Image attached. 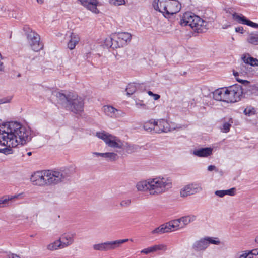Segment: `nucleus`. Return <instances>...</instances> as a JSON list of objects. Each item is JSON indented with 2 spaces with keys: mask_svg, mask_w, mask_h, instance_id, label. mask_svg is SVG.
<instances>
[{
  "mask_svg": "<svg viewBox=\"0 0 258 258\" xmlns=\"http://www.w3.org/2000/svg\"><path fill=\"white\" fill-rule=\"evenodd\" d=\"M31 140L30 131L20 123L11 121L0 126V144L7 147L1 149L5 155L13 154L12 148L23 145Z\"/></svg>",
  "mask_w": 258,
  "mask_h": 258,
  "instance_id": "nucleus-1",
  "label": "nucleus"
},
{
  "mask_svg": "<svg viewBox=\"0 0 258 258\" xmlns=\"http://www.w3.org/2000/svg\"><path fill=\"white\" fill-rule=\"evenodd\" d=\"M136 187L140 191H148L150 195H159L172 187V181L167 177L161 176L150 178L139 182Z\"/></svg>",
  "mask_w": 258,
  "mask_h": 258,
  "instance_id": "nucleus-2",
  "label": "nucleus"
},
{
  "mask_svg": "<svg viewBox=\"0 0 258 258\" xmlns=\"http://www.w3.org/2000/svg\"><path fill=\"white\" fill-rule=\"evenodd\" d=\"M96 136L102 140L108 147L120 149L127 154L137 152L139 148L138 146L122 141L119 138L104 131L97 132Z\"/></svg>",
  "mask_w": 258,
  "mask_h": 258,
  "instance_id": "nucleus-3",
  "label": "nucleus"
},
{
  "mask_svg": "<svg viewBox=\"0 0 258 258\" xmlns=\"http://www.w3.org/2000/svg\"><path fill=\"white\" fill-rule=\"evenodd\" d=\"M53 94L67 110L76 114H79L83 111L84 100L76 93L69 92L64 94L59 92H54Z\"/></svg>",
  "mask_w": 258,
  "mask_h": 258,
  "instance_id": "nucleus-4",
  "label": "nucleus"
},
{
  "mask_svg": "<svg viewBox=\"0 0 258 258\" xmlns=\"http://www.w3.org/2000/svg\"><path fill=\"white\" fill-rule=\"evenodd\" d=\"M181 26H189L198 33L204 32L207 29V22L202 20L200 17L191 12L185 13L180 19Z\"/></svg>",
  "mask_w": 258,
  "mask_h": 258,
  "instance_id": "nucleus-5",
  "label": "nucleus"
},
{
  "mask_svg": "<svg viewBox=\"0 0 258 258\" xmlns=\"http://www.w3.org/2000/svg\"><path fill=\"white\" fill-rule=\"evenodd\" d=\"M108 37L101 44L102 48H120L126 46L131 40L132 35L128 32H118Z\"/></svg>",
  "mask_w": 258,
  "mask_h": 258,
  "instance_id": "nucleus-6",
  "label": "nucleus"
},
{
  "mask_svg": "<svg viewBox=\"0 0 258 258\" xmlns=\"http://www.w3.org/2000/svg\"><path fill=\"white\" fill-rule=\"evenodd\" d=\"M72 174L69 169L60 171L47 170V184H56L64 181Z\"/></svg>",
  "mask_w": 258,
  "mask_h": 258,
  "instance_id": "nucleus-7",
  "label": "nucleus"
},
{
  "mask_svg": "<svg viewBox=\"0 0 258 258\" xmlns=\"http://www.w3.org/2000/svg\"><path fill=\"white\" fill-rule=\"evenodd\" d=\"M133 241L132 239H119L115 241H106L92 245V248L94 250L100 251H107L114 250L119 248L120 245L127 241Z\"/></svg>",
  "mask_w": 258,
  "mask_h": 258,
  "instance_id": "nucleus-8",
  "label": "nucleus"
},
{
  "mask_svg": "<svg viewBox=\"0 0 258 258\" xmlns=\"http://www.w3.org/2000/svg\"><path fill=\"white\" fill-rule=\"evenodd\" d=\"M220 241L217 238L206 237L195 241L192 245V249L196 252L205 251L210 244L219 245Z\"/></svg>",
  "mask_w": 258,
  "mask_h": 258,
  "instance_id": "nucleus-9",
  "label": "nucleus"
},
{
  "mask_svg": "<svg viewBox=\"0 0 258 258\" xmlns=\"http://www.w3.org/2000/svg\"><path fill=\"white\" fill-rule=\"evenodd\" d=\"M226 89V102L234 103L240 100L243 94L241 87L239 85H233Z\"/></svg>",
  "mask_w": 258,
  "mask_h": 258,
  "instance_id": "nucleus-10",
  "label": "nucleus"
},
{
  "mask_svg": "<svg viewBox=\"0 0 258 258\" xmlns=\"http://www.w3.org/2000/svg\"><path fill=\"white\" fill-rule=\"evenodd\" d=\"M23 30L27 36L28 42L31 47H40L43 48L44 45L40 42V36L33 31L28 26H25L23 27Z\"/></svg>",
  "mask_w": 258,
  "mask_h": 258,
  "instance_id": "nucleus-11",
  "label": "nucleus"
},
{
  "mask_svg": "<svg viewBox=\"0 0 258 258\" xmlns=\"http://www.w3.org/2000/svg\"><path fill=\"white\" fill-rule=\"evenodd\" d=\"M203 190L201 184L199 183H192L185 186L180 190V196L186 197L201 192Z\"/></svg>",
  "mask_w": 258,
  "mask_h": 258,
  "instance_id": "nucleus-12",
  "label": "nucleus"
},
{
  "mask_svg": "<svg viewBox=\"0 0 258 258\" xmlns=\"http://www.w3.org/2000/svg\"><path fill=\"white\" fill-rule=\"evenodd\" d=\"M46 176L47 171L37 172L32 175L31 181L35 185H47V177Z\"/></svg>",
  "mask_w": 258,
  "mask_h": 258,
  "instance_id": "nucleus-13",
  "label": "nucleus"
},
{
  "mask_svg": "<svg viewBox=\"0 0 258 258\" xmlns=\"http://www.w3.org/2000/svg\"><path fill=\"white\" fill-rule=\"evenodd\" d=\"M103 110L105 114L112 118H122L125 116V113L121 110H118L111 105H104Z\"/></svg>",
  "mask_w": 258,
  "mask_h": 258,
  "instance_id": "nucleus-14",
  "label": "nucleus"
},
{
  "mask_svg": "<svg viewBox=\"0 0 258 258\" xmlns=\"http://www.w3.org/2000/svg\"><path fill=\"white\" fill-rule=\"evenodd\" d=\"M167 10L164 17L170 18L177 13L181 9V4L177 0H168L167 4Z\"/></svg>",
  "mask_w": 258,
  "mask_h": 258,
  "instance_id": "nucleus-15",
  "label": "nucleus"
},
{
  "mask_svg": "<svg viewBox=\"0 0 258 258\" xmlns=\"http://www.w3.org/2000/svg\"><path fill=\"white\" fill-rule=\"evenodd\" d=\"M232 17L234 20L236 21L239 23L247 25V26L254 28H258V24L247 19L242 14H238L235 12L232 14Z\"/></svg>",
  "mask_w": 258,
  "mask_h": 258,
  "instance_id": "nucleus-16",
  "label": "nucleus"
},
{
  "mask_svg": "<svg viewBox=\"0 0 258 258\" xmlns=\"http://www.w3.org/2000/svg\"><path fill=\"white\" fill-rule=\"evenodd\" d=\"M22 194L14 196L6 195L0 198V208L7 207L12 206V202L15 199H19Z\"/></svg>",
  "mask_w": 258,
  "mask_h": 258,
  "instance_id": "nucleus-17",
  "label": "nucleus"
},
{
  "mask_svg": "<svg viewBox=\"0 0 258 258\" xmlns=\"http://www.w3.org/2000/svg\"><path fill=\"white\" fill-rule=\"evenodd\" d=\"M169 124L164 119L155 120V127L154 128L155 133H161L169 131Z\"/></svg>",
  "mask_w": 258,
  "mask_h": 258,
  "instance_id": "nucleus-18",
  "label": "nucleus"
},
{
  "mask_svg": "<svg viewBox=\"0 0 258 258\" xmlns=\"http://www.w3.org/2000/svg\"><path fill=\"white\" fill-rule=\"evenodd\" d=\"M81 4L93 13L97 14L99 10L97 8L98 2L97 0H79Z\"/></svg>",
  "mask_w": 258,
  "mask_h": 258,
  "instance_id": "nucleus-19",
  "label": "nucleus"
},
{
  "mask_svg": "<svg viewBox=\"0 0 258 258\" xmlns=\"http://www.w3.org/2000/svg\"><path fill=\"white\" fill-rule=\"evenodd\" d=\"M167 1L168 0H154L153 6L155 10L163 13L164 16L166 14L167 8Z\"/></svg>",
  "mask_w": 258,
  "mask_h": 258,
  "instance_id": "nucleus-20",
  "label": "nucleus"
},
{
  "mask_svg": "<svg viewBox=\"0 0 258 258\" xmlns=\"http://www.w3.org/2000/svg\"><path fill=\"white\" fill-rule=\"evenodd\" d=\"M75 235V234L73 233H65L61 235L59 240H60L63 248L67 247L73 243Z\"/></svg>",
  "mask_w": 258,
  "mask_h": 258,
  "instance_id": "nucleus-21",
  "label": "nucleus"
},
{
  "mask_svg": "<svg viewBox=\"0 0 258 258\" xmlns=\"http://www.w3.org/2000/svg\"><path fill=\"white\" fill-rule=\"evenodd\" d=\"M213 98L217 101L226 102V89H218L213 93Z\"/></svg>",
  "mask_w": 258,
  "mask_h": 258,
  "instance_id": "nucleus-22",
  "label": "nucleus"
},
{
  "mask_svg": "<svg viewBox=\"0 0 258 258\" xmlns=\"http://www.w3.org/2000/svg\"><path fill=\"white\" fill-rule=\"evenodd\" d=\"M213 149L210 147L202 148L195 150L193 154L199 157H207L212 154Z\"/></svg>",
  "mask_w": 258,
  "mask_h": 258,
  "instance_id": "nucleus-23",
  "label": "nucleus"
},
{
  "mask_svg": "<svg viewBox=\"0 0 258 258\" xmlns=\"http://www.w3.org/2000/svg\"><path fill=\"white\" fill-rule=\"evenodd\" d=\"M80 38L78 35L72 33L71 39L68 43V48H75L76 44L79 42Z\"/></svg>",
  "mask_w": 258,
  "mask_h": 258,
  "instance_id": "nucleus-24",
  "label": "nucleus"
},
{
  "mask_svg": "<svg viewBox=\"0 0 258 258\" xmlns=\"http://www.w3.org/2000/svg\"><path fill=\"white\" fill-rule=\"evenodd\" d=\"M104 158L108 162H115L119 159V156L115 152H105Z\"/></svg>",
  "mask_w": 258,
  "mask_h": 258,
  "instance_id": "nucleus-25",
  "label": "nucleus"
},
{
  "mask_svg": "<svg viewBox=\"0 0 258 258\" xmlns=\"http://www.w3.org/2000/svg\"><path fill=\"white\" fill-rule=\"evenodd\" d=\"M155 126V120L151 119L144 123L143 127L145 130L149 132L154 133V128Z\"/></svg>",
  "mask_w": 258,
  "mask_h": 258,
  "instance_id": "nucleus-26",
  "label": "nucleus"
},
{
  "mask_svg": "<svg viewBox=\"0 0 258 258\" xmlns=\"http://www.w3.org/2000/svg\"><path fill=\"white\" fill-rule=\"evenodd\" d=\"M242 58L243 61L246 64H248L252 66H258V60L256 58H254L249 55H245Z\"/></svg>",
  "mask_w": 258,
  "mask_h": 258,
  "instance_id": "nucleus-27",
  "label": "nucleus"
},
{
  "mask_svg": "<svg viewBox=\"0 0 258 258\" xmlns=\"http://www.w3.org/2000/svg\"><path fill=\"white\" fill-rule=\"evenodd\" d=\"M58 248H63L60 240L59 239L47 245V249L51 251L56 250Z\"/></svg>",
  "mask_w": 258,
  "mask_h": 258,
  "instance_id": "nucleus-28",
  "label": "nucleus"
},
{
  "mask_svg": "<svg viewBox=\"0 0 258 258\" xmlns=\"http://www.w3.org/2000/svg\"><path fill=\"white\" fill-rule=\"evenodd\" d=\"M180 219L181 223H182L184 225H186L189 223L195 221L196 219V216L195 215H189L182 217L180 218Z\"/></svg>",
  "mask_w": 258,
  "mask_h": 258,
  "instance_id": "nucleus-29",
  "label": "nucleus"
},
{
  "mask_svg": "<svg viewBox=\"0 0 258 258\" xmlns=\"http://www.w3.org/2000/svg\"><path fill=\"white\" fill-rule=\"evenodd\" d=\"M138 87L139 84L134 83L129 84L126 88L127 94L128 95H132L134 93H135Z\"/></svg>",
  "mask_w": 258,
  "mask_h": 258,
  "instance_id": "nucleus-30",
  "label": "nucleus"
},
{
  "mask_svg": "<svg viewBox=\"0 0 258 258\" xmlns=\"http://www.w3.org/2000/svg\"><path fill=\"white\" fill-rule=\"evenodd\" d=\"M168 228L165 226V224H162L158 228H156L154 230H153L151 233L153 234H162L165 233H167V229Z\"/></svg>",
  "mask_w": 258,
  "mask_h": 258,
  "instance_id": "nucleus-31",
  "label": "nucleus"
},
{
  "mask_svg": "<svg viewBox=\"0 0 258 258\" xmlns=\"http://www.w3.org/2000/svg\"><path fill=\"white\" fill-rule=\"evenodd\" d=\"M243 112L245 115L250 116L255 114L256 110L253 106H248L244 109Z\"/></svg>",
  "mask_w": 258,
  "mask_h": 258,
  "instance_id": "nucleus-32",
  "label": "nucleus"
},
{
  "mask_svg": "<svg viewBox=\"0 0 258 258\" xmlns=\"http://www.w3.org/2000/svg\"><path fill=\"white\" fill-rule=\"evenodd\" d=\"M233 74L237 81L243 84L246 86H248L249 84H250V82L246 80H243L239 78L238 72L233 71Z\"/></svg>",
  "mask_w": 258,
  "mask_h": 258,
  "instance_id": "nucleus-33",
  "label": "nucleus"
},
{
  "mask_svg": "<svg viewBox=\"0 0 258 258\" xmlns=\"http://www.w3.org/2000/svg\"><path fill=\"white\" fill-rule=\"evenodd\" d=\"M152 247H153L154 252L159 251V250L165 251L167 249V245L165 244H164L154 245L152 246Z\"/></svg>",
  "mask_w": 258,
  "mask_h": 258,
  "instance_id": "nucleus-34",
  "label": "nucleus"
},
{
  "mask_svg": "<svg viewBox=\"0 0 258 258\" xmlns=\"http://www.w3.org/2000/svg\"><path fill=\"white\" fill-rule=\"evenodd\" d=\"M232 122L231 119L229 120L228 122H224L222 125V127L221 128V131L224 133L228 132L230 130V127L231 126Z\"/></svg>",
  "mask_w": 258,
  "mask_h": 258,
  "instance_id": "nucleus-35",
  "label": "nucleus"
},
{
  "mask_svg": "<svg viewBox=\"0 0 258 258\" xmlns=\"http://www.w3.org/2000/svg\"><path fill=\"white\" fill-rule=\"evenodd\" d=\"M247 41L254 45H258V34L255 35H251L248 38Z\"/></svg>",
  "mask_w": 258,
  "mask_h": 258,
  "instance_id": "nucleus-36",
  "label": "nucleus"
},
{
  "mask_svg": "<svg viewBox=\"0 0 258 258\" xmlns=\"http://www.w3.org/2000/svg\"><path fill=\"white\" fill-rule=\"evenodd\" d=\"M246 253L247 251L238 252L234 255V258H246L247 256Z\"/></svg>",
  "mask_w": 258,
  "mask_h": 258,
  "instance_id": "nucleus-37",
  "label": "nucleus"
},
{
  "mask_svg": "<svg viewBox=\"0 0 258 258\" xmlns=\"http://www.w3.org/2000/svg\"><path fill=\"white\" fill-rule=\"evenodd\" d=\"M165 226L168 228L167 229L168 232H170L173 231L172 228H176L171 221L166 223L165 224Z\"/></svg>",
  "mask_w": 258,
  "mask_h": 258,
  "instance_id": "nucleus-38",
  "label": "nucleus"
},
{
  "mask_svg": "<svg viewBox=\"0 0 258 258\" xmlns=\"http://www.w3.org/2000/svg\"><path fill=\"white\" fill-rule=\"evenodd\" d=\"M110 3L115 6H119L125 3L124 0H110Z\"/></svg>",
  "mask_w": 258,
  "mask_h": 258,
  "instance_id": "nucleus-39",
  "label": "nucleus"
},
{
  "mask_svg": "<svg viewBox=\"0 0 258 258\" xmlns=\"http://www.w3.org/2000/svg\"><path fill=\"white\" fill-rule=\"evenodd\" d=\"M154 250L153 249V247L151 246L147 248L144 249L141 251V253H145V254H149V253L153 252Z\"/></svg>",
  "mask_w": 258,
  "mask_h": 258,
  "instance_id": "nucleus-40",
  "label": "nucleus"
},
{
  "mask_svg": "<svg viewBox=\"0 0 258 258\" xmlns=\"http://www.w3.org/2000/svg\"><path fill=\"white\" fill-rule=\"evenodd\" d=\"M131 204V200H123L120 202V206L124 207H127L129 206V205Z\"/></svg>",
  "mask_w": 258,
  "mask_h": 258,
  "instance_id": "nucleus-41",
  "label": "nucleus"
},
{
  "mask_svg": "<svg viewBox=\"0 0 258 258\" xmlns=\"http://www.w3.org/2000/svg\"><path fill=\"white\" fill-rule=\"evenodd\" d=\"M215 194L219 197L222 198L225 196V190H216Z\"/></svg>",
  "mask_w": 258,
  "mask_h": 258,
  "instance_id": "nucleus-42",
  "label": "nucleus"
},
{
  "mask_svg": "<svg viewBox=\"0 0 258 258\" xmlns=\"http://www.w3.org/2000/svg\"><path fill=\"white\" fill-rule=\"evenodd\" d=\"M225 195L234 196L235 195V188H232L228 190H225Z\"/></svg>",
  "mask_w": 258,
  "mask_h": 258,
  "instance_id": "nucleus-43",
  "label": "nucleus"
},
{
  "mask_svg": "<svg viewBox=\"0 0 258 258\" xmlns=\"http://www.w3.org/2000/svg\"><path fill=\"white\" fill-rule=\"evenodd\" d=\"M171 221L172 222V223L174 225V227L176 228H178L179 227L180 224L181 223V221H180V218L178 219H175V220H172Z\"/></svg>",
  "mask_w": 258,
  "mask_h": 258,
  "instance_id": "nucleus-44",
  "label": "nucleus"
},
{
  "mask_svg": "<svg viewBox=\"0 0 258 258\" xmlns=\"http://www.w3.org/2000/svg\"><path fill=\"white\" fill-rule=\"evenodd\" d=\"M208 170L209 171H212L213 170H215L216 172H218V169H217L216 167L214 165H209L208 167Z\"/></svg>",
  "mask_w": 258,
  "mask_h": 258,
  "instance_id": "nucleus-45",
  "label": "nucleus"
},
{
  "mask_svg": "<svg viewBox=\"0 0 258 258\" xmlns=\"http://www.w3.org/2000/svg\"><path fill=\"white\" fill-rule=\"evenodd\" d=\"M243 28L241 26L237 27L235 28V31L237 33H243Z\"/></svg>",
  "mask_w": 258,
  "mask_h": 258,
  "instance_id": "nucleus-46",
  "label": "nucleus"
},
{
  "mask_svg": "<svg viewBox=\"0 0 258 258\" xmlns=\"http://www.w3.org/2000/svg\"><path fill=\"white\" fill-rule=\"evenodd\" d=\"M249 87L250 88V89H249V90L251 91L252 93H255V92H254V90H258V86H257L256 85L250 86Z\"/></svg>",
  "mask_w": 258,
  "mask_h": 258,
  "instance_id": "nucleus-47",
  "label": "nucleus"
},
{
  "mask_svg": "<svg viewBox=\"0 0 258 258\" xmlns=\"http://www.w3.org/2000/svg\"><path fill=\"white\" fill-rule=\"evenodd\" d=\"M92 154H93V155H95L96 156L102 157L103 158H104V156H105V153L93 152Z\"/></svg>",
  "mask_w": 258,
  "mask_h": 258,
  "instance_id": "nucleus-48",
  "label": "nucleus"
},
{
  "mask_svg": "<svg viewBox=\"0 0 258 258\" xmlns=\"http://www.w3.org/2000/svg\"><path fill=\"white\" fill-rule=\"evenodd\" d=\"M11 98H3L0 100V104H3L7 102H9Z\"/></svg>",
  "mask_w": 258,
  "mask_h": 258,
  "instance_id": "nucleus-49",
  "label": "nucleus"
},
{
  "mask_svg": "<svg viewBox=\"0 0 258 258\" xmlns=\"http://www.w3.org/2000/svg\"><path fill=\"white\" fill-rule=\"evenodd\" d=\"M255 257H258V250L254 249L250 251Z\"/></svg>",
  "mask_w": 258,
  "mask_h": 258,
  "instance_id": "nucleus-50",
  "label": "nucleus"
},
{
  "mask_svg": "<svg viewBox=\"0 0 258 258\" xmlns=\"http://www.w3.org/2000/svg\"><path fill=\"white\" fill-rule=\"evenodd\" d=\"M246 254H247L246 258H258V257H255L253 255V254H252L251 252L250 251H247Z\"/></svg>",
  "mask_w": 258,
  "mask_h": 258,
  "instance_id": "nucleus-51",
  "label": "nucleus"
},
{
  "mask_svg": "<svg viewBox=\"0 0 258 258\" xmlns=\"http://www.w3.org/2000/svg\"><path fill=\"white\" fill-rule=\"evenodd\" d=\"M136 105L138 107H142L144 109H147L146 108V106L145 104H142V103H136Z\"/></svg>",
  "mask_w": 258,
  "mask_h": 258,
  "instance_id": "nucleus-52",
  "label": "nucleus"
},
{
  "mask_svg": "<svg viewBox=\"0 0 258 258\" xmlns=\"http://www.w3.org/2000/svg\"><path fill=\"white\" fill-rule=\"evenodd\" d=\"M9 258H20L18 255L14 254H12L9 255Z\"/></svg>",
  "mask_w": 258,
  "mask_h": 258,
  "instance_id": "nucleus-53",
  "label": "nucleus"
},
{
  "mask_svg": "<svg viewBox=\"0 0 258 258\" xmlns=\"http://www.w3.org/2000/svg\"><path fill=\"white\" fill-rule=\"evenodd\" d=\"M153 96L154 97V100H158L159 98H160V95H158V94H154V95H153Z\"/></svg>",
  "mask_w": 258,
  "mask_h": 258,
  "instance_id": "nucleus-54",
  "label": "nucleus"
},
{
  "mask_svg": "<svg viewBox=\"0 0 258 258\" xmlns=\"http://www.w3.org/2000/svg\"><path fill=\"white\" fill-rule=\"evenodd\" d=\"M38 3L42 4L44 2V0H37Z\"/></svg>",
  "mask_w": 258,
  "mask_h": 258,
  "instance_id": "nucleus-55",
  "label": "nucleus"
},
{
  "mask_svg": "<svg viewBox=\"0 0 258 258\" xmlns=\"http://www.w3.org/2000/svg\"><path fill=\"white\" fill-rule=\"evenodd\" d=\"M148 93L150 96H153L154 95V94L152 92H151L150 91H148Z\"/></svg>",
  "mask_w": 258,
  "mask_h": 258,
  "instance_id": "nucleus-56",
  "label": "nucleus"
},
{
  "mask_svg": "<svg viewBox=\"0 0 258 258\" xmlns=\"http://www.w3.org/2000/svg\"><path fill=\"white\" fill-rule=\"evenodd\" d=\"M255 241L258 243V236L255 238Z\"/></svg>",
  "mask_w": 258,
  "mask_h": 258,
  "instance_id": "nucleus-57",
  "label": "nucleus"
},
{
  "mask_svg": "<svg viewBox=\"0 0 258 258\" xmlns=\"http://www.w3.org/2000/svg\"><path fill=\"white\" fill-rule=\"evenodd\" d=\"M31 154H32V153H31V152H30L27 153V155H28V156H30Z\"/></svg>",
  "mask_w": 258,
  "mask_h": 258,
  "instance_id": "nucleus-58",
  "label": "nucleus"
}]
</instances>
